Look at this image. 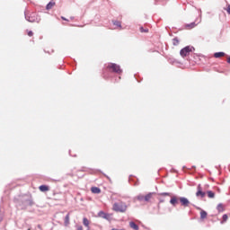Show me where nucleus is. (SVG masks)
<instances>
[{
  "instance_id": "f257e3e1",
  "label": "nucleus",
  "mask_w": 230,
  "mask_h": 230,
  "mask_svg": "<svg viewBox=\"0 0 230 230\" xmlns=\"http://www.w3.org/2000/svg\"><path fill=\"white\" fill-rule=\"evenodd\" d=\"M113 74L118 75V76H115V82H119L121 80V75H123V69L116 63H109L103 71V78H111Z\"/></svg>"
},
{
  "instance_id": "f03ea898",
  "label": "nucleus",
  "mask_w": 230,
  "mask_h": 230,
  "mask_svg": "<svg viewBox=\"0 0 230 230\" xmlns=\"http://www.w3.org/2000/svg\"><path fill=\"white\" fill-rule=\"evenodd\" d=\"M15 202L21 208V209H26L28 207L31 208L35 206V201H33V198H31V194L20 196Z\"/></svg>"
},
{
  "instance_id": "7ed1b4c3",
  "label": "nucleus",
  "mask_w": 230,
  "mask_h": 230,
  "mask_svg": "<svg viewBox=\"0 0 230 230\" xmlns=\"http://www.w3.org/2000/svg\"><path fill=\"white\" fill-rule=\"evenodd\" d=\"M127 203L125 202H115L113 204L112 209L116 213H125L127 211Z\"/></svg>"
},
{
  "instance_id": "20e7f679",
  "label": "nucleus",
  "mask_w": 230,
  "mask_h": 230,
  "mask_svg": "<svg viewBox=\"0 0 230 230\" xmlns=\"http://www.w3.org/2000/svg\"><path fill=\"white\" fill-rule=\"evenodd\" d=\"M193 51H195L193 46H186L180 50V55L182 58H185V57H190V54L193 53Z\"/></svg>"
},
{
  "instance_id": "39448f33",
  "label": "nucleus",
  "mask_w": 230,
  "mask_h": 230,
  "mask_svg": "<svg viewBox=\"0 0 230 230\" xmlns=\"http://www.w3.org/2000/svg\"><path fill=\"white\" fill-rule=\"evenodd\" d=\"M24 15L28 22H40V16H39L37 13H31L30 15L28 16V14H26V12H25Z\"/></svg>"
},
{
  "instance_id": "423d86ee",
  "label": "nucleus",
  "mask_w": 230,
  "mask_h": 230,
  "mask_svg": "<svg viewBox=\"0 0 230 230\" xmlns=\"http://www.w3.org/2000/svg\"><path fill=\"white\" fill-rule=\"evenodd\" d=\"M200 21H202V10L199 9V21L198 22V23L195 22H192L190 23L186 24L185 28H187L188 30H193V28H195V26H197V24H199Z\"/></svg>"
},
{
  "instance_id": "0eeeda50",
  "label": "nucleus",
  "mask_w": 230,
  "mask_h": 230,
  "mask_svg": "<svg viewBox=\"0 0 230 230\" xmlns=\"http://www.w3.org/2000/svg\"><path fill=\"white\" fill-rule=\"evenodd\" d=\"M98 217H100V218H104V220H108V222H111V214L104 212L103 210L98 212Z\"/></svg>"
},
{
  "instance_id": "6e6552de",
  "label": "nucleus",
  "mask_w": 230,
  "mask_h": 230,
  "mask_svg": "<svg viewBox=\"0 0 230 230\" xmlns=\"http://www.w3.org/2000/svg\"><path fill=\"white\" fill-rule=\"evenodd\" d=\"M197 190H198L196 192V197H199V199H204V197H206V192L202 190V187L200 186V184L198 185Z\"/></svg>"
},
{
  "instance_id": "1a4fd4ad",
  "label": "nucleus",
  "mask_w": 230,
  "mask_h": 230,
  "mask_svg": "<svg viewBox=\"0 0 230 230\" xmlns=\"http://www.w3.org/2000/svg\"><path fill=\"white\" fill-rule=\"evenodd\" d=\"M179 200H180L181 206H182L183 208H188L190 206V199H188V198L180 197Z\"/></svg>"
},
{
  "instance_id": "9d476101",
  "label": "nucleus",
  "mask_w": 230,
  "mask_h": 230,
  "mask_svg": "<svg viewBox=\"0 0 230 230\" xmlns=\"http://www.w3.org/2000/svg\"><path fill=\"white\" fill-rule=\"evenodd\" d=\"M179 198L175 197V196H172L171 197V199H170V204L173 206V208H175V206H177V204H179Z\"/></svg>"
},
{
  "instance_id": "9b49d317",
  "label": "nucleus",
  "mask_w": 230,
  "mask_h": 230,
  "mask_svg": "<svg viewBox=\"0 0 230 230\" xmlns=\"http://www.w3.org/2000/svg\"><path fill=\"white\" fill-rule=\"evenodd\" d=\"M128 182H130V184H133V186H137L138 184L137 181V178L134 177L133 175H129Z\"/></svg>"
},
{
  "instance_id": "f8f14e48",
  "label": "nucleus",
  "mask_w": 230,
  "mask_h": 230,
  "mask_svg": "<svg viewBox=\"0 0 230 230\" xmlns=\"http://www.w3.org/2000/svg\"><path fill=\"white\" fill-rule=\"evenodd\" d=\"M39 190H40V191H42V192L49 191V186H48V185H40L39 187Z\"/></svg>"
},
{
  "instance_id": "ddd939ff",
  "label": "nucleus",
  "mask_w": 230,
  "mask_h": 230,
  "mask_svg": "<svg viewBox=\"0 0 230 230\" xmlns=\"http://www.w3.org/2000/svg\"><path fill=\"white\" fill-rule=\"evenodd\" d=\"M91 191L92 193L99 194L102 193V189L100 187H92Z\"/></svg>"
},
{
  "instance_id": "4468645a",
  "label": "nucleus",
  "mask_w": 230,
  "mask_h": 230,
  "mask_svg": "<svg viewBox=\"0 0 230 230\" xmlns=\"http://www.w3.org/2000/svg\"><path fill=\"white\" fill-rule=\"evenodd\" d=\"M129 226L131 227V229L139 230V226H137V224H136V222L134 221L129 222Z\"/></svg>"
},
{
  "instance_id": "2eb2a0df",
  "label": "nucleus",
  "mask_w": 230,
  "mask_h": 230,
  "mask_svg": "<svg viewBox=\"0 0 230 230\" xmlns=\"http://www.w3.org/2000/svg\"><path fill=\"white\" fill-rule=\"evenodd\" d=\"M153 195H154V192H149L146 196H144L145 202H148L150 199H152Z\"/></svg>"
},
{
  "instance_id": "dca6fc26",
  "label": "nucleus",
  "mask_w": 230,
  "mask_h": 230,
  "mask_svg": "<svg viewBox=\"0 0 230 230\" xmlns=\"http://www.w3.org/2000/svg\"><path fill=\"white\" fill-rule=\"evenodd\" d=\"M214 57L215 58H220V57H226V52H215Z\"/></svg>"
},
{
  "instance_id": "f3484780",
  "label": "nucleus",
  "mask_w": 230,
  "mask_h": 230,
  "mask_svg": "<svg viewBox=\"0 0 230 230\" xmlns=\"http://www.w3.org/2000/svg\"><path fill=\"white\" fill-rule=\"evenodd\" d=\"M55 6V2L50 1L47 5H46V10H51Z\"/></svg>"
},
{
  "instance_id": "a211bd4d",
  "label": "nucleus",
  "mask_w": 230,
  "mask_h": 230,
  "mask_svg": "<svg viewBox=\"0 0 230 230\" xmlns=\"http://www.w3.org/2000/svg\"><path fill=\"white\" fill-rule=\"evenodd\" d=\"M218 213H224V204L219 203L217 207Z\"/></svg>"
},
{
  "instance_id": "6ab92c4d",
  "label": "nucleus",
  "mask_w": 230,
  "mask_h": 230,
  "mask_svg": "<svg viewBox=\"0 0 230 230\" xmlns=\"http://www.w3.org/2000/svg\"><path fill=\"white\" fill-rule=\"evenodd\" d=\"M207 196L208 197V199H215V192L213 190H208Z\"/></svg>"
},
{
  "instance_id": "aec40b11",
  "label": "nucleus",
  "mask_w": 230,
  "mask_h": 230,
  "mask_svg": "<svg viewBox=\"0 0 230 230\" xmlns=\"http://www.w3.org/2000/svg\"><path fill=\"white\" fill-rule=\"evenodd\" d=\"M208 217V212H206V210H201L200 211V218L201 220H204V218Z\"/></svg>"
},
{
  "instance_id": "412c9836",
  "label": "nucleus",
  "mask_w": 230,
  "mask_h": 230,
  "mask_svg": "<svg viewBox=\"0 0 230 230\" xmlns=\"http://www.w3.org/2000/svg\"><path fill=\"white\" fill-rule=\"evenodd\" d=\"M112 23L114 26H117V28H121V22L115 20V21H112Z\"/></svg>"
},
{
  "instance_id": "4be33fe9",
  "label": "nucleus",
  "mask_w": 230,
  "mask_h": 230,
  "mask_svg": "<svg viewBox=\"0 0 230 230\" xmlns=\"http://www.w3.org/2000/svg\"><path fill=\"white\" fill-rule=\"evenodd\" d=\"M161 197H172V193L170 192H160L158 193Z\"/></svg>"
},
{
  "instance_id": "5701e85b",
  "label": "nucleus",
  "mask_w": 230,
  "mask_h": 230,
  "mask_svg": "<svg viewBox=\"0 0 230 230\" xmlns=\"http://www.w3.org/2000/svg\"><path fill=\"white\" fill-rule=\"evenodd\" d=\"M137 200H139V202H143V200H145V196L143 194H138L137 196Z\"/></svg>"
},
{
  "instance_id": "b1692460",
  "label": "nucleus",
  "mask_w": 230,
  "mask_h": 230,
  "mask_svg": "<svg viewBox=\"0 0 230 230\" xmlns=\"http://www.w3.org/2000/svg\"><path fill=\"white\" fill-rule=\"evenodd\" d=\"M83 224L85 227H89V219H87V217H84Z\"/></svg>"
},
{
  "instance_id": "393cba45",
  "label": "nucleus",
  "mask_w": 230,
  "mask_h": 230,
  "mask_svg": "<svg viewBox=\"0 0 230 230\" xmlns=\"http://www.w3.org/2000/svg\"><path fill=\"white\" fill-rule=\"evenodd\" d=\"M227 218H229L227 214H224L223 217H222L221 224H225V222H227Z\"/></svg>"
},
{
  "instance_id": "a878e982",
  "label": "nucleus",
  "mask_w": 230,
  "mask_h": 230,
  "mask_svg": "<svg viewBox=\"0 0 230 230\" xmlns=\"http://www.w3.org/2000/svg\"><path fill=\"white\" fill-rule=\"evenodd\" d=\"M179 43H180L179 38L175 37V38L172 39V44L174 46H179Z\"/></svg>"
},
{
  "instance_id": "bb28decb",
  "label": "nucleus",
  "mask_w": 230,
  "mask_h": 230,
  "mask_svg": "<svg viewBox=\"0 0 230 230\" xmlns=\"http://www.w3.org/2000/svg\"><path fill=\"white\" fill-rule=\"evenodd\" d=\"M65 226H69V214L65 217Z\"/></svg>"
},
{
  "instance_id": "cd10ccee",
  "label": "nucleus",
  "mask_w": 230,
  "mask_h": 230,
  "mask_svg": "<svg viewBox=\"0 0 230 230\" xmlns=\"http://www.w3.org/2000/svg\"><path fill=\"white\" fill-rule=\"evenodd\" d=\"M141 33H148V29H145L143 27H140Z\"/></svg>"
},
{
  "instance_id": "c85d7f7f",
  "label": "nucleus",
  "mask_w": 230,
  "mask_h": 230,
  "mask_svg": "<svg viewBox=\"0 0 230 230\" xmlns=\"http://www.w3.org/2000/svg\"><path fill=\"white\" fill-rule=\"evenodd\" d=\"M225 10H226V12H227L228 15H230V4H227L226 9H225Z\"/></svg>"
},
{
  "instance_id": "c756f323",
  "label": "nucleus",
  "mask_w": 230,
  "mask_h": 230,
  "mask_svg": "<svg viewBox=\"0 0 230 230\" xmlns=\"http://www.w3.org/2000/svg\"><path fill=\"white\" fill-rule=\"evenodd\" d=\"M28 36L29 37H33V31H28Z\"/></svg>"
},
{
  "instance_id": "7c9ffc66",
  "label": "nucleus",
  "mask_w": 230,
  "mask_h": 230,
  "mask_svg": "<svg viewBox=\"0 0 230 230\" xmlns=\"http://www.w3.org/2000/svg\"><path fill=\"white\" fill-rule=\"evenodd\" d=\"M158 200H159V204H163V202H164V199L159 198Z\"/></svg>"
},
{
  "instance_id": "2f4dec72",
  "label": "nucleus",
  "mask_w": 230,
  "mask_h": 230,
  "mask_svg": "<svg viewBox=\"0 0 230 230\" xmlns=\"http://www.w3.org/2000/svg\"><path fill=\"white\" fill-rule=\"evenodd\" d=\"M61 19H62V21L69 22V20H68V19H66V17H64V16H61Z\"/></svg>"
},
{
  "instance_id": "473e14b6",
  "label": "nucleus",
  "mask_w": 230,
  "mask_h": 230,
  "mask_svg": "<svg viewBox=\"0 0 230 230\" xmlns=\"http://www.w3.org/2000/svg\"><path fill=\"white\" fill-rule=\"evenodd\" d=\"M0 222H3V215L1 214V210H0Z\"/></svg>"
},
{
  "instance_id": "72a5a7b5",
  "label": "nucleus",
  "mask_w": 230,
  "mask_h": 230,
  "mask_svg": "<svg viewBox=\"0 0 230 230\" xmlns=\"http://www.w3.org/2000/svg\"><path fill=\"white\" fill-rule=\"evenodd\" d=\"M77 230H84V227L82 226H77Z\"/></svg>"
},
{
  "instance_id": "f704fd0d",
  "label": "nucleus",
  "mask_w": 230,
  "mask_h": 230,
  "mask_svg": "<svg viewBox=\"0 0 230 230\" xmlns=\"http://www.w3.org/2000/svg\"><path fill=\"white\" fill-rule=\"evenodd\" d=\"M104 177H106V179H108V181H111V177L107 176V174H104Z\"/></svg>"
},
{
  "instance_id": "c9c22d12",
  "label": "nucleus",
  "mask_w": 230,
  "mask_h": 230,
  "mask_svg": "<svg viewBox=\"0 0 230 230\" xmlns=\"http://www.w3.org/2000/svg\"><path fill=\"white\" fill-rule=\"evenodd\" d=\"M226 62H227V64H230V56L228 57Z\"/></svg>"
},
{
  "instance_id": "e433bc0d",
  "label": "nucleus",
  "mask_w": 230,
  "mask_h": 230,
  "mask_svg": "<svg viewBox=\"0 0 230 230\" xmlns=\"http://www.w3.org/2000/svg\"><path fill=\"white\" fill-rule=\"evenodd\" d=\"M157 209H158V210L161 209V204H159V203H158V205H157Z\"/></svg>"
},
{
  "instance_id": "4c0bfd02",
  "label": "nucleus",
  "mask_w": 230,
  "mask_h": 230,
  "mask_svg": "<svg viewBox=\"0 0 230 230\" xmlns=\"http://www.w3.org/2000/svg\"><path fill=\"white\" fill-rule=\"evenodd\" d=\"M135 78H136V80H137V82H141V81H139V80L137 79V77H136V75H135Z\"/></svg>"
},
{
  "instance_id": "58836bf2",
  "label": "nucleus",
  "mask_w": 230,
  "mask_h": 230,
  "mask_svg": "<svg viewBox=\"0 0 230 230\" xmlns=\"http://www.w3.org/2000/svg\"><path fill=\"white\" fill-rule=\"evenodd\" d=\"M111 230H119V229H117V228H112Z\"/></svg>"
},
{
  "instance_id": "ea45409f",
  "label": "nucleus",
  "mask_w": 230,
  "mask_h": 230,
  "mask_svg": "<svg viewBox=\"0 0 230 230\" xmlns=\"http://www.w3.org/2000/svg\"><path fill=\"white\" fill-rule=\"evenodd\" d=\"M39 229H40V225H38Z\"/></svg>"
},
{
  "instance_id": "a19ab883",
  "label": "nucleus",
  "mask_w": 230,
  "mask_h": 230,
  "mask_svg": "<svg viewBox=\"0 0 230 230\" xmlns=\"http://www.w3.org/2000/svg\"><path fill=\"white\" fill-rule=\"evenodd\" d=\"M192 168L195 170V168H196L195 165H193Z\"/></svg>"
},
{
  "instance_id": "79ce46f5",
  "label": "nucleus",
  "mask_w": 230,
  "mask_h": 230,
  "mask_svg": "<svg viewBox=\"0 0 230 230\" xmlns=\"http://www.w3.org/2000/svg\"><path fill=\"white\" fill-rule=\"evenodd\" d=\"M184 168H186V166H183L182 169L184 170Z\"/></svg>"
},
{
  "instance_id": "37998d69",
  "label": "nucleus",
  "mask_w": 230,
  "mask_h": 230,
  "mask_svg": "<svg viewBox=\"0 0 230 230\" xmlns=\"http://www.w3.org/2000/svg\"><path fill=\"white\" fill-rule=\"evenodd\" d=\"M71 19H75V17H71Z\"/></svg>"
},
{
  "instance_id": "c03bdc74",
  "label": "nucleus",
  "mask_w": 230,
  "mask_h": 230,
  "mask_svg": "<svg viewBox=\"0 0 230 230\" xmlns=\"http://www.w3.org/2000/svg\"><path fill=\"white\" fill-rule=\"evenodd\" d=\"M88 230H89V226H88Z\"/></svg>"
}]
</instances>
